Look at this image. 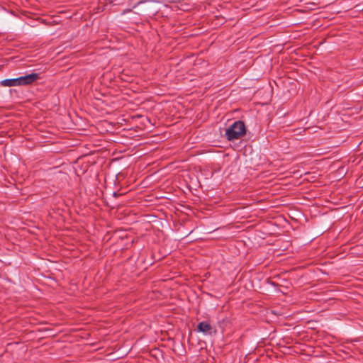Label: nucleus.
Listing matches in <instances>:
<instances>
[{"label": "nucleus", "instance_id": "obj_1", "mask_svg": "<svg viewBox=\"0 0 363 363\" xmlns=\"http://www.w3.org/2000/svg\"><path fill=\"white\" fill-rule=\"evenodd\" d=\"M245 125L242 121H238L231 125L225 131V136L228 140H235L245 135Z\"/></svg>", "mask_w": 363, "mask_h": 363}, {"label": "nucleus", "instance_id": "obj_2", "mask_svg": "<svg viewBox=\"0 0 363 363\" xmlns=\"http://www.w3.org/2000/svg\"><path fill=\"white\" fill-rule=\"evenodd\" d=\"M40 78L39 74L32 73L19 77L20 86H27L32 84Z\"/></svg>", "mask_w": 363, "mask_h": 363}, {"label": "nucleus", "instance_id": "obj_3", "mask_svg": "<svg viewBox=\"0 0 363 363\" xmlns=\"http://www.w3.org/2000/svg\"><path fill=\"white\" fill-rule=\"evenodd\" d=\"M198 331L201 332L204 334L211 335L212 333V327L209 323L203 321L201 322L198 325Z\"/></svg>", "mask_w": 363, "mask_h": 363}, {"label": "nucleus", "instance_id": "obj_4", "mask_svg": "<svg viewBox=\"0 0 363 363\" xmlns=\"http://www.w3.org/2000/svg\"><path fill=\"white\" fill-rule=\"evenodd\" d=\"M4 86H20L19 77L16 79H7L1 82Z\"/></svg>", "mask_w": 363, "mask_h": 363}]
</instances>
